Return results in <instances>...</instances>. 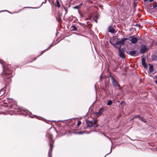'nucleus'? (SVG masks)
<instances>
[{"mask_svg":"<svg viewBox=\"0 0 157 157\" xmlns=\"http://www.w3.org/2000/svg\"><path fill=\"white\" fill-rule=\"evenodd\" d=\"M156 83L157 84V80L155 81Z\"/></svg>","mask_w":157,"mask_h":157,"instance_id":"nucleus-30","label":"nucleus"},{"mask_svg":"<svg viewBox=\"0 0 157 157\" xmlns=\"http://www.w3.org/2000/svg\"><path fill=\"white\" fill-rule=\"evenodd\" d=\"M104 110V108H101L98 111V112H95L94 114L95 115L99 117L102 114Z\"/></svg>","mask_w":157,"mask_h":157,"instance_id":"nucleus-5","label":"nucleus"},{"mask_svg":"<svg viewBox=\"0 0 157 157\" xmlns=\"http://www.w3.org/2000/svg\"><path fill=\"white\" fill-rule=\"evenodd\" d=\"M98 126V125L97 124H93V126L94 128L97 127Z\"/></svg>","mask_w":157,"mask_h":157,"instance_id":"nucleus-25","label":"nucleus"},{"mask_svg":"<svg viewBox=\"0 0 157 157\" xmlns=\"http://www.w3.org/2000/svg\"><path fill=\"white\" fill-rule=\"evenodd\" d=\"M0 62V63H1L2 64V62Z\"/></svg>","mask_w":157,"mask_h":157,"instance_id":"nucleus-31","label":"nucleus"},{"mask_svg":"<svg viewBox=\"0 0 157 157\" xmlns=\"http://www.w3.org/2000/svg\"><path fill=\"white\" fill-rule=\"evenodd\" d=\"M142 64L145 68L147 67V64L145 63V59L144 58H142L141 59Z\"/></svg>","mask_w":157,"mask_h":157,"instance_id":"nucleus-9","label":"nucleus"},{"mask_svg":"<svg viewBox=\"0 0 157 157\" xmlns=\"http://www.w3.org/2000/svg\"><path fill=\"white\" fill-rule=\"evenodd\" d=\"M153 7L154 8L157 7V3H155L153 6Z\"/></svg>","mask_w":157,"mask_h":157,"instance_id":"nucleus-23","label":"nucleus"},{"mask_svg":"<svg viewBox=\"0 0 157 157\" xmlns=\"http://www.w3.org/2000/svg\"><path fill=\"white\" fill-rule=\"evenodd\" d=\"M149 70L150 72L151 73H152L153 72L154 70H153V67L152 65H151L150 66V67L149 68Z\"/></svg>","mask_w":157,"mask_h":157,"instance_id":"nucleus-15","label":"nucleus"},{"mask_svg":"<svg viewBox=\"0 0 157 157\" xmlns=\"http://www.w3.org/2000/svg\"><path fill=\"white\" fill-rule=\"evenodd\" d=\"M81 124V122L80 121H78V123H77L78 126H79Z\"/></svg>","mask_w":157,"mask_h":157,"instance_id":"nucleus-24","label":"nucleus"},{"mask_svg":"<svg viewBox=\"0 0 157 157\" xmlns=\"http://www.w3.org/2000/svg\"><path fill=\"white\" fill-rule=\"evenodd\" d=\"M112 101L111 100H109L108 102L107 105H110L112 104Z\"/></svg>","mask_w":157,"mask_h":157,"instance_id":"nucleus-18","label":"nucleus"},{"mask_svg":"<svg viewBox=\"0 0 157 157\" xmlns=\"http://www.w3.org/2000/svg\"><path fill=\"white\" fill-rule=\"evenodd\" d=\"M57 21L59 22H60V21H61V18L60 17H58L57 19Z\"/></svg>","mask_w":157,"mask_h":157,"instance_id":"nucleus-20","label":"nucleus"},{"mask_svg":"<svg viewBox=\"0 0 157 157\" xmlns=\"http://www.w3.org/2000/svg\"><path fill=\"white\" fill-rule=\"evenodd\" d=\"M82 4H80L79 5L73 7V8L75 9H78L79 7L81 6Z\"/></svg>","mask_w":157,"mask_h":157,"instance_id":"nucleus-17","label":"nucleus"},{"mask_svg":"<svg viewBox=\"0 0 157 157\" xmlns=\"http://www.w3.org/2000/svg\"><path fill=\"white\" fill-rule=\"evenodd\" d=\"M98 122V120H96L94 121V122L93 123V124H97V123Z\"/></svg>","mask_w":157,"mask_h":157,"instance_id":"nucleus-22","label":"nucleus"},{"mask_svg":"<svg viewBox=\"0 0 157 157\" xmlns=\"http://www.w3.org/2000/svg\"><path fill=\"white\" fill-rule=\"evenodd\" d=\"M144 2H147V1H148V0H144Z\"/></svg>","mask_w":157,"mask_h":157,"instance_id":"nucleus-29","label":"nucleus"},{"mask_svg":"<svg viewBox=\"0 0 157 157\" xmlns=\"http://www.w3.org/2000/svg\"><path fill=\"white\" fill-rule=\"evenodd\" d=\"M130 38L131 39L130 40L132 44L136 43L138 40V39L136 37H134L133 36L130 37Z\"/></svg>","mask_w":157,"mask_h":157,"instance_id":"nucleus-7","label":"nucleus"},{"mask_svg":"<svg viewBox=\"0 0 157 157\" xmlns=\"http://www.w3.org/2000/svg\"><path fill=\"white\" fill-rule=\"evenodd\" d=\"M111 80L112 82V83L113 84V85L116 86H120V85L119 84H118V82L116 81V80L114 78L112 77L111 78Z\"/></svg>","mask_w":157,"mask_h":157,"instance_id":"nucleus-8","label":"nucleus"},{"mask_svg":"<svg viewBox=\"0 0 157 157\" xmlns=\"http://www.w3.org/2000/svg\"><path fill=\"white\" fill-rule=\"evenodd\" d=\"M135 26L137 27H139L140 26V24H137Z\"/></svg>","mask_w":157,"mask_h":157,"instance_id":"nucleus-26","label":"nucleus"},{"mask_svg":"<svg viewBox=\"0 0 157 157\" xmlns=\"http://www.w3.org/2000/svg\"><path fill=\"white\" fill-rule=\"evenodd\" d=\"M153 1H154V0H149V2H151Z\"/></svg>","mask_w":157,"mask_h":157,"instance_id":"nucleus-28","label":"nucleus"},{"mask_svg":"<svg viewBox=\"0 0 157 157\" xmlns=\"http://www.w3.org/2000/svg\"><path fill=\"white\" fill-rule=\"evenodd\" d=\"M2 76L4 80L6 82H10L11 81V78L12 77V75L10 72L7 71L3 72Z\"/></svg>","mask_w":157,"mask_h":157,"instance_id":"nucleus-1","label":"nucleus"},{"mask_svg":"<svg viewBox=\"0 0 157 157\" xmlns=\"http://www.w3.org/2000/svg\"><path fill=\"white\" fill-rule=\"evenodd\" d=\"M136 52L135 50H133L129 52V54L131 55H134L136 54Z\"/></svg>","mask_w":157,"mask_h":157,"instance_id":"nucleus-13","label":"nucleus"},{"mask_svg":"<svg viewBox=\"0 0 157 157\" xmlns=\"http://www.w3.org/2000/svg\"><path fill=\"white\" fill-rule=\"evenodd\" d=\"M108 32L111 33H114L115 30L112 26H109L108 28Z\"/></svg>","mask_w":157,"mask_h":157,"instance_id":"nucleus-10","label":"nucleus"},{"mask_svg":"<svg viewBox=\"0 0 157 157\" xmlns=\"http://www.w3.org/2000/svg\"><path fill=\"white\" fill-rule=\"evenodd\" d=\"M94 19L96 23L97 22L98 17L97 16H94Z\"/></svg>","mask_w":157,"mask_h":157,"instance_id":"nucleus-19","label":"nucleus"},{"mask_svg":"<svg viewBox=\"0 0 157 157\" xmlns=\"http://www.w3.org/2000/svg\"><path fill=\"white\" fill-rule=\"evenodd\" d=\"M78 133L79 134H82V132H78Z\"/></svg>","mask_w":157,"mask_h":157,"instance_id":"nucleus-27","label":"nucleus"},{"mask_svg":"<svg viewBox=\"0 0 157 157\" xmlns=\"http://www.w3.org/2000/svg\"><path fill=\"white\" fill-rule=\"evenodd\" d=\"M86 124L88 127H92L93 126V122L91 121H86Z\"/></svg>","mask_w":157,"mask_h":157,"instance_id":"nucleus-11","label":"nucleus"},{"mask_svg":"<svg viewBox=\"0 0 157 157\" xmlns=\"http://www.w3.org/2000/svg\"><path fill=\"white\" fill-rule=\"evenodd\" d=\"M57 2V7H60V5L59 4V3L58 0L56 1Z\"/></svg>","mask_w":157,"mask_h":157,"instance_id":"nucleus-21","label":"nucleus"},{"mask_svg":"<svg viewBox=\"0 0 157 157\" xmlns=\"http://www.w3.org/2000/svg\"><path fill=\"white\" fill-rule=\"evenodd\" d=\"M128 40V39L127 38H122L121 39V40L118 42H117L115 44H113L114 45H119V46L118 47V48H121V45H124V42Z\"/></svg>","mask_w":157,"mask_h":157,"instance_id":"nucleus-3","label":"nucleus"},{"mask_svg":"<svg viewBox=\"0 0 157 157\" xmlns=\"http://www.w3.org/2000/svg\"><path fill=\"white\" fill-rule=\"evenodd\" d=\"M119 56L121 58H125L124 53L123 50L121 49L120 48H119Z\"/></svg>","mask_w":157,"mask_h":157,"instance_id":"nucleus-6","label":"nucleus"},{"mask_svg":"<svg viewBox=\"0 0 157 157\" xmlns=\"http://www.w3.org/2000/svg\"><path fill=\"white\" fill-rule=\"evenodd\" d=\"M147 49V48L146 46L142 45L140 46V52L142 54H143L144 53Z\"/></svg>","mask_w":157,"mask_h":157,"instance_id":"nucleus-4","label":"nucleus"},{"mask_svg":"<svg viewBox=\"0 0 157 157\" xmlns=\"http://www.w3.org/2000/svg\"><path fill=\"white\" fill-rule=\"evenodd\" d=\"M152 59L153 60H157V56L155 55H153L152 56Z\"/></svg>","mask_w":157,"mask_h":157,"instance_id":"nucleus-16","label":"nucleus"},{"mask_svg":"<svg viewBox=\"0 0 157 157\" xmlns=\"http://www.w3.org/2000/svg\"><path fill=\"white\" fill-rule=\"evenodd\" d=\"M71 30L72 31H76L77 30V28L75 26V25H73L71 27Z\"/></svg>","mask_w":157,"mask_h":157,"instance_id":"nucleus-14","label":"nucleus"},{"mask_svg":"<svg viewBox=\"0 0 157 157\" xmlns=\"http://www.w3.org/2000/svg\"><path fill=\"white\" fill-rule=\"evenodd\" d=\"M65 9V10H66H66H66V9Z\"/></svg>","mask_w":157,"mask_h":157,"instance_id":"nucleus-32","label":"nucleus"},{"mask_svg":"<svg viewBox=\"0 0 157 157\" xmlns=\"http://www.w3.org/2000/svg\"><path fill=\"white\" fill-rule=\"evenodd\" d=\"M52 136H50L49 138L50 151L49 152V157H51V155H50V152H52L53 148V144L54 142V141L52 140Z\"/></svg>","mask_w":157,"mask_h":157,"instance_id":"nucleus-2","label":"nucleus"},{"mask_svg":"<svg viewBox=\"0 0 157 157\" xmlns=\"http://www.w3.org/2000/svg\"><path fill=\"white\" fill-rule=\"evenodd\" d=\"M135 117H138L140 120L143 121V122L144 123L146 122V120L144 119L142 117H141L140 116V115H137Z\"/></svg>","mask_w":157,"mask_h":157,"instance_id":"nucleus-12","label":"nucleus"}]
</instances>
